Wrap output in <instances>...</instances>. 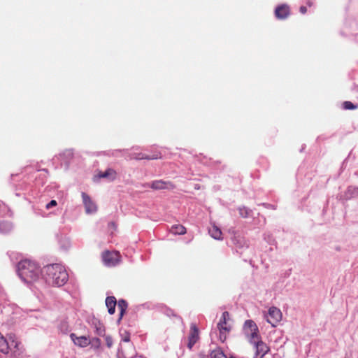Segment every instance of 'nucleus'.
I'll list each match as a JSON object with an SVG mask.
<instances>
[{"mask_svg": "<svg viewBox=\"0 0 358 358\" xmlns=\"http://www.w3.org/2000/svg\"><path fill=\"white\" fill-rule=\"evenodd\" d=\"M41 276L48 285L52 286H63L69 280L66 268L59 264L44 266L42 268Z\"/></svg>", "mask_w": 358, "mask_h": 358, "instance_id": "nucleus-1", "label": "nucleus"}, {"mask_svg": "<svg viewBox=\"0 0 358 358\" xmlns=\"http://www.w3.org/2000/svg\"><path fill=\"white\" fill-rule=\"evenodd\" d=\"M42 269L34 261L24 259L20 261L17 266V272L19 277L26 283L36 281L41 275Z\"/></svg>", "mask_w": 358, "mask_h": 358, "instance_id": "nucleus-2", "label": "nucleus"}, {"mask_svg": "<svg viewBox=\"0 0 358 358\" xmlns=\"http://www.w3.org/2000/svg\"><path fill=\"white\" fill-rule=\"evenodd\" d=\"M229 313L227 311H224L222 313V317L217 323V328L220 331V338L224 341L226 339V336H224V332H229L231 327L229 324H227V322L229 320Z\"/></svg>", "mask_w": 358, "mask_h": 358, "instance_id": "nucleus-3", "label": "nucleus"}, {"mask_svg": "<svg viewBox=\"0 0 358 358\" xmlns=\"http://www.w3.org/2000/svg\"><path fill=\"white\" fill-rule=\"evenodd\" d=\"M264 318L272 327H276L277 324L282 319V313L279 308L273 306L271 307L268 313L264 315Z\"/></svg>", "mask_w": 358, "mask_h": 358, "instance_id": "nucleus-4", "label": "nucleus"}, {"mask_svg": "<svg viewBox=\"0 0 358 358\" xmlns=\"http://www.w3.org/2000/svg\"><path fill=\"white\" fill-rule=\"evenodd\" d=\"M250 343L253 344L255 347L256 352L254 358L264 357V356L268 352L269 348L260 340L259 336L255 340L250 341Z\"/></svg>", "mask_w": 358, "mask_h": 358, "instance_id": "nucleus-5", "label": "nucleus"}, {"mask_svg": "<svg viewBox=\"0 0 358 358\" xmlns=\"http://www.w3.org/2000/svg\"><path fill=\"white\" fill-rule=\"evenodd\" d=\"M244 331L249 339V341L252 339L254 341L255 338L259 336L258 327L256 323L251 320H248L245 322Z\"/></svg>", "mask_w": 358, "mask_h": 358, "instance_id": "nucleus-6", "label": "nucleus"}, {"mask_svg": "<svg viewBox=\"0 0 358 358\" xmlns=\"http://www.w3.org/2000/svg\"><path fill=\"white\" fill-rule=\"evenodd\" d=\"M144 187H150L155 190L173 189L174 185L169 181H164L162 180H154L150 183H145L143 185Z\"/></svg>", "mask_w": 358, "mask_h": 358, "instance_id": "nucleus-7", "label": "nucleus"}, {"mask_svg": "<svg viewBox=\"0 0 358 358\" xmlns=\"http://www.w3.org/2000/svg\"><path fill=\"white\" fill-rule=\"evenodd\" d=\"M103 260L106 266H115L119 262L118 253L116 252L106 251L103 254Z\"/></svg>", "mask_w": 358, "mask_h": 358, "instance_id": "nucleus-8", "label": "nucleus"}, {"mask_svg": "<svg viewBox=\"0 0 358 358\" xmlns=\"http://www.w3.org/2000/svg\"><path fill=\"white\" fill-rule=\"evenodd\" d=\"M83 201L87 214L94 213L96 211V204L92 201L91 198L85 192H82Z\"/></svg>", "mask_w": 358, "mask_h": 358, "instance_id": "nucleus-9", "label": "nucleus"}, {"mask_svg": "<svg viewBox=\"0 0 358 358\" xmlns=\"http://www.w3.org/2000/svg\"><path fill=\"white\" fill-rule=\"evenodd\" d=\"M199 339V331L195 324H192L189 335L188 337L187 347L192 349Z\"/></svg>", "mask_w": 358, "mask_h": 358, "instance_id": "nucleus-10", "label": "nucleus"}, {"mask_svg": "<svg viewBox=\"0 0 358 358\" xmlns=\"http://www.w3.org/2000/svg\"><path fill=\"white\" fill-rule=\"evenodd\" d=\"M289 14V6L285 4L278 6L275 10V15L278 19L284 20Z\"/></svg>", "mask_w": 358, "mask_h": 358, "instance_id": "nucleus-11", "label": "nucleus"}, {"mask_svg": "<svg viewBox=\"0 0 358 358\" xmlns=\"http://www.w3.org/2000/svg\"><path fill=\"white\" fill-rule=\"evenodd\" d=\"M71 338L75 345L81 348H85L90 343V340L84 336L78 337L74 334H71Z\"/></svg>", "mask_w": 358, "mask_h": 358, "instance_id": "nucleus-12", "label": "nucleus"}, {"mask_svg": "<svg viewBox=\"0 0 358 358\" xmlns=\"http://www.w3.org/2000/svg\"><path fill=\"white\" fill-rule=\"evenodd\" d=\"M357 196H358V187L355 186H349L343 195L345 200H350Z\"/></svg>", "mask_w": 358, "mask_h": 358, "instance_id": "nucleus-13", "label": "nucleus"}, {"mask_svg": "<svg viewBox=\"0 0 358 358\" xmlns=\"http://www.w3.org/2000/svg\"><path fill=\"white\" fill-rule=\"evenodd\" d=\"M100 178H107L110 181H113L116 178L117 173L113 169H108L104 172H101L98 174Z\"/></svg>", "mask_w": 358, "mask_h": 358, "instance_id": "nucleus-14", "label": "nucleus"}, {"mask_svg": "<svg viewBox=\"0 0 358 358\" xmlns=\"http://www.w3.org/2000/svg\"><path fill=\"white\" fill-rule=\"evenodd\" d=\"M233 244L236 246V249H243L248 248V243L243 237L240 236H234L232 238Z\"/></svg>", "mask_w": 358, "mask_h": 358, "instance_id": "nucleus-15", "label": "nucleus"}, {"mask_svg": "<svg viewBox=\"0 0 358 358\" xmlns=\"http://www.w3.org/2000/svg\"><path fill=\"white\" fill-rule=\"evenodd\" d=\"M116 303V299L114 296H108L106 299V305L109 314L113 315L115 313Z\"/></svg>", "mask_w": 358, "mask_h": 358, "instance_id": "nucleus-16", "label": "nucleus"}, {"mask_svg": "<svg viewBox=\"0 0 358 358\" xmlns=\"http://www.w3.org/2000/svg\"><path fill=\"white\" fill-rule=\"evenodd\" d=\"M0 351L7 355L9 352V343L0 333Z\"/></svg>", "mask_w": 358, "mask_h": 358, "instance_id": "nucleus-17", "label": "nucleus"}, {"mask_svg": "<svg viewBox=\"0 0 358 358\" xmlns=\"http://www.w3.org/2000/svg\"><path fill=\"white\" fill-rule=\"evenodd\" d=\"M93 325L94 326L95 332L97 335L100 336H105V327L102 323L96 320L93 322Z\"/></svg>", "mask_w": 358, "mask_h": 358, "instance_id": "nucleus-18", "label": "nucleus"}, {"mask_svg": "<svg viewBox=\"0 0 358 358\" xmlns=\"http://www.w3.org/2000/svg\"><path fill=\"white\" fill-rule=\"evenodd\" d=\"M13 229V225L10 222L1 221L0 222V233L7 234Z\"/></svg>", "mask_w": 358, "mask_h": 358, "instance_id": "nucleus-19", "label": "nucleus"}, {"mask_svg": "<svg viewBox=\"0 0 358 358\" xmlns=\"http://www.w3.org/2000/svg\"><path fill=\"white\" fill-rule=\"evenodd\" d=\"M209 234L215 239L220 240L222 239V231L221 230L215 225H213L209 229Z\"/></svg>", "mask_w": 358, "mask_h": 358, "instance_id": "nucleus-20", "label": "nucleus"}, {"mask_svg": "<svg viewBox=\"0 0 358 358\" xmlns=\"http://www.w3.org/2000/svg\"><path fill=\"white\" fill-rule=\"evenodd\" d=\"M9 343V348L13 347L15 349H18V346L20 343L17 341V338L15 334H8L7 338H6Z\"/></svg>", "mask_w": 358, "mask_h": 358, "instance_id": "nucleus-21", "label": "nucleus"}, {"mask_svg": "<svg viewBox=\"0 0 358 358\" xmlns=\"http://www.w3.org/2000/svg\"><path fill=\"white\" fill-rule=\"evenodd\" d=\"M171 232L173 234L182 235L186 233V229L180 224L173 225L171 228Z\"/></svg>", "mask_w": 358, "mask_h": 358, "instance_id": "nucleus-22", "label": "nucleus"}, {"mask_svg": "<svg viewBox=\"0 0 358 358\" xmlns=\"http://www.w3.org/2000/svg\"><path fill=\"white\" fill-rule=\"evenodd\" d=\"M118 308L120 309V318L119 320L122 319L123 315L124 314L127 308V303L125 300L121 299L118 301Z\"/></svg>", "mask_w": 358, "mask_h": 358, "instance_id": "nucleus-23", "label": "nucleus"}, {"mask_svg": "<svg viewBox=\"0 0 358 358\" xmlns=\"http://www.w3.org/2000/svg\"><path fill=\"white\" fill-rule=\"evenodd\" d=\"M238 210H239V213H240L241 216L243 217H248L250 215V213H251V210L245 206L240 207L238 208Z\"/></svg>", "mask_w": 358, "mask_h": 358, "instance_id": "nucleus-24", "label": "nucleus"}, {"mask_svg": "<svg viewBox=\"0 0 358 358\" xmlns=\"http://www.w3.org/2000/svg\"><path fill=\"white\" fill-rule=\"evenodd\" d=\"M211 358H227L226 355L220 350H213L210 353Z\"/></svg>", "mask_w": 358, "mask_h": 358, "instance_id": "nucleus-25", "label": "nucleus"}, {"mask_svg": "<svg viewBox=\"0 0 358 358\" xmlns=\"http://www.w3.org/2000/svg\"><path fill=\"white\" fill-rule=\"evenodd\" d=\"M343 108L345 110H353L357 108V106L354 105L352 102L346 101L343 103Z\"/></svg>", "mask_w": 358, "mask_h": 358, "instance_id": "nucleus-26", "label": "nucleus"}, {"mask_svg": "<svg viewBox=\"0 0 358 358\" xmlns=\"http://www.w3.org/2000/svg\"><path fill=\"white\" fill-rule=\"evenodd\" d=\"M106 343L108 348H110L113 346V341L110 336H105Z\"/></svg>", "mask_w": 358, "mask_h": 358, "instance_id": "nucleus-27", "label": "nucleus"}, {"mask_svg": "<svg viewBox=\"0 0 358 358\" xmlns=\"http://www.w3.org/2000/svg\"><path fill=\"white\" fill-rule=\"evenodd\" d=\"M92 345L94 346V348H99L101 345V340L99 338H94L92 341Z\"/></svg>", "mask_w": 358, "mask_h": 358, "instance_id": "nucleus-28", "label": "nucleus"}, {"mask_svg": "<svg viewBox=\"0 0 358 358\" xmlns=\"http://www.w3.org/2000/svg\"><path fill=\"white\" fill-rule=\"evenodd\" d=\"M136 159H157V157H150L147 155H142L141 157H135Z\"/></svg>", "mask_w": 358, "mask_h": 358, "instance_id": "nucleus-29", "label": "nucleus"}, {"mask_svg": "<svg viewBox=\"0 0 358 358\" xmlns=\"http://www.w3.org/2000/svg\"><path fill=\"white\" fill-rule=\"evenodd\" d=\"M57 205V201L55 200H51L48 203L46 204V208L50 209Z\"/></svg>", "mask_w": 358, "mask_h": 358, "instance_id": "nucleus-30", "label": "nucleus"}, {"mask_svg": "<svg viewBox=\"0 0 358 358\" xmlns=\"http://www.w3.org/2000/svg\"><path fill=\"white\" fill-rule=\"evenodd\" d=\"M166 315H168L169 317H171V316H174V313L173 312L172 310L171 309H167L166 310V312H165Z\"/></svg>", "mask_w": 358, "mask_h": 358, "instance_id": "nucleus-31", "label": "nucleus"}, {"mask_svg": "<svg viewBox=\"0 0 358 358\" xmlns=\"http://www.w3.org/2000/svg\"><path fill=\"white\" fill-rule=\"evenodd\" d=\"M64 154L66 155L68 157H71L73 156V151L71 150H69L65 151Z\"/></svg>", "mask_w": 358, "mask_h": 358, "instance_id": "nucleus-32", "label": "nucleus"}, {"mask_svg": "<svg viewBox=\"0 0 358 358\" xmlns=\"http://www.w3.org/2000/svg\"><path fill=\"white\" fill-rule=\"evenodd\" d=\"M307 11V9H306V6H301L300 7V12L302 13V14H305Z\"/></svg>", "mask_w": 358, "mask_h": 358, "instance_id": "nucleus-33", "label": "nucleus"}, {"mask_svg": "<svg viewBox=\"0 0 358 358\" xmlns=\"http://www.w3.org/2000/svg\"><path fill=\"white\" fill-rule=\"evenodd\" d=\"M122 341L124 342H129L130 341V336L129 335L126 336L124 338H122Z\"/></svg>", "mask_w": 358, "mask_h": 358, "instance_id": "nucleus-34", "label": "nucleus"}, {"mask_svg": "<svg viewBox=\"0 0 358 358\" xmlns=\"http://www.w3.org/2000/svg\"><path fill=\"white\" fill-rule=\"evenodd\" d=\"M142 155H143L142 153H139L137 155V156L136 157H141Z\"/></svg>", "mask_w": 358, "mask_h": 358, "instance_id": "nucleus-35", "label": "nucleus"}, {"mask_svg": "<svg viewBox=\"0 0 358 358\" xmlns=\"http://www.w3.org/2000/svg\"><path fill=\"white\" fill-rule=\"evenodd\" d=\"M308 4L309 6H311V3H310V2H308Z\"/></svg>", "mask_w": 358, "mask_h": 358, "instance_id": "nucleus-36", "label": "nucleus"}, {"mask_svg": "<svg viewBox=\"0 0 358 358\" xmlns=\"http://www.w3.org/2000/svg\"><path fill=\"white\" fill-rule=\"evenodd\" d=\"M230 358H236V357H231Z\"/></svg>", "mask_w": 358, "mask_h": 358, "instance_id": "nucleus-37", "label": "nucleus"}, {"mask_svg": "<svg viewBox=\"0 0 358 358\" xmlns=\"http://www.w3.org/2000/svg\"><path fill=\"white\" fill-rule=\"evenodd\" d=\"M259 358H264V357H259Z\"/></svg>", "mask_w": 358, "mask_h": 358, "instance_id": "nucleus-38", "label": "nucleus"}]
</instances>
